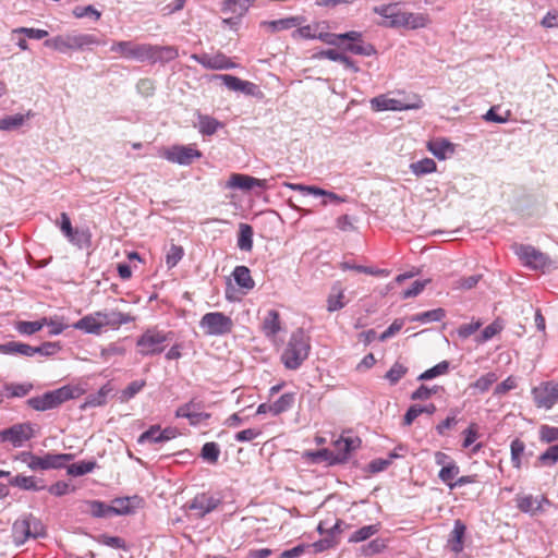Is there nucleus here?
<instances>
[{"label": "nucleus", "mask_w": 558, "mask_h": 558, "mask_svg": "<svg viewBox=\"0 0 558 558\" xmlns=\"http://www.w3.org/2000/svg\"><path fill=\"white\" fill-rule=\"evenodd\" d=\"M135 316L118 310L96 311L83 316L73 324V328L87 335H101L106 329L118 330L122 325L135 322Z\"/></svg>", "instance_id": "obj_1"}, {"label": "nucleus", "mask_w": 558, "mask_h": 558, "mask_svg": "<svg viewBox=\"0 0 558 558\" xmlns=\"http://www.w3.org/2000/svg\"><path fill=\"white\" fill-rule=\"evenodd\" d=\"M310 351V336L303 329H296L291 333L280 360L287 369L294 371L308 357Z\"/></svg>", "instance_id": "obj_2"}, {"label": "nucleus", "mask_w": 558, "mask_h": 558, "mask_svg": "<svg viewBox=\"0 0 558 558\" xmlns=\"http://www.w3.org/2000/svg\"><path fill=\"white\" fill-rule=\"evenodd\" d=\"M85 390L80 385H64L41 396L27 400V404L36 411H47L61 405L63 402L80 398Z\"/></svg>", "instance_id": "obj_3"}, {"label": "nucleus", "mask_w": 558, "mask_h": 558, "mask_svg": "<svg viewBox=\"0 0 558 558\" xmlns=\"http://www.w3.org/2000/svg\"><path fill=\"white\" fill-rule=\"evenodd\" d=\"M47 534L43 522L32 514L17 519L12 526V538L16 546H21L29 538L45 537Z\"/></svg>", "instance_id": "obj_4"}, {"label": "nucleus", "mask_w": 558, "mask_h": 558, "mask_svg": "<svg viewBox=\"0 0 558 558\" xmlns=\"http://www.w3.org/2000/svg\"><path fill=\"white\" fill-rule=\"evenodd\" d=\"M170 340V332L159 330L157 327L147 328L136 340L137 352L142 356L160 354Z\"/></svg>", "instance_id": "obj_5"}, {"label": "nucleus", "mask_w": 558, "mask_h": 558, "mask_svg": "<svg viewBox=\"0 0 558 558\" xmlns=\"http://www.w3.org/2000/svg\"><path fill=\"white\" fill-rule=\"evenodd\" d=\"M95 36L89 34H66L58 35L45 40L44 45L59 52L81 50L87 46L97 44Z\"/></svg>", "instance_id": "obj_6"}, {"label": "nucleus", "mask_w": 558, "mask_h": 558, "mask_svg": "<svg viewBox=\"0 0 558 558\" xmlns=\"http://www.w3.org/2000/svg\"><path fill=\"white\" fill-rule=\"evenodd\" d=\"M199 327L206 336H222L232 331L233 322L221 312H210L202 317Z\"/></svg>", "instance_id": "obj_7"}, {"label": "nucleus", "mask_w": 558, "mask_h": 558, "mask_svg": "<svg viewBox=\"0 0 558 558\" xmlns=\"http://www.w3.org/2000/svg\"><path fill=\"white\" fill-rule=\"evenodd\" d=\"M515 254L522 260L524 266L534 270L545 271L553 264L551 259L545 253L538 251L532 245H518L515 247Z\"/></svg>", "instance_id": "obj_8"}, {"label": "nucleus", "mask_w": 558, "mask_h": 558, "mask_svg": "<svg viewBox=\"0 0 558 558\" xmlns=\"http://www.w3.org/2000/svg\"><path fill=\"white\" fill-rule=\"evenodd\" d=\"M110 51L119 54L121 58L136 60L140 62L148 61L151 50L150 44H136L134 41H116L111 45Z\"/></svg>", "instance_id": "obj_9"}, {"label": "nucleus", "mask_w": 558, "mask_h": 558, "mask_svg": "<svg viewBox=\"0 0 558 558\" xmlns=\"http://www.w3.org/2000/svg\"><path fill=\"white\" fill-rule=\"evenodd\" d=\"M160 156L173 163L190 165L202 157V151L195 145H173L162 148Z\"/></svg>", "instance_id": "obj_10"}, {"label": "nucleus", "mask_w": 558, "mask_h": 558, "mask_svg": "<svg viewBox=\"0 0 558 558\" xmlns=\"http://www.w3.org/2000/svg\"><path fill=\"white\" fill-rule=\"evenodd\" d=\"M537 408L549 410L558 402V388L555 381H545L532 389Z\"/></svg>", "instance_id": "obj_11"}, {"label": "nucleus", "mask_w": 558, "mask_h": 558, "mask_svg": "<svg viewBox=\"0 0 558 558\" xmlns=\"http://www.w3.org/2000/svg\"><path fill=\"white\" fill-rule=\"evenodd\" d=\"M219 505V500L207 493L197 494L190 500L184 509L190 515L197 519L204 518L207 513L214 511Z\"/></svg>", "instance_id": "obj_12"}, {"label": "nucleus", "mask_w": 558, "mask_h": 558, "mask_svg": "<svg viewBox=\"0 0 558 558\" xmlns=\"http://www.w3.org/2000/svg\"><path fill=\"white\" fill-rule=\"evenodd\" d=\"M72 459L73 456L70 453H47L44 457L31 454L27 465L32 470L60 469Z\"/></svg>", "instance_id": "obj_13"}, {"label": "nucleus", "mask_w": 558, "mask_h": 558, "mask_svg": "<svg viewBox=\"0 0 558 558\" xmlns=\"http://www.w3.org/2000/svg\"><path fill=\"white\" fill-rule=\"evenodd\" d=\"M59 226L61 232L64 234V236L74 245H77L80 247L83 246V244L89 245L90 244V238L92 234L88 230H78L74 229L72 227L70 217L66 213L60 214V222H57Z\"/></svg>", "instance_id": "obj_14"}, {"label": "nucleus", "mask_w": 558, "mask_h": 558, "mask_svg": "<svg viewBox=\"0 0 558 558\" xmlns=\"http://www.w3.org/2000/svg\"><path fill=\"white\" fill-rule=\"evenodd\" d=\"M33 427L29 423L15 424L10 428L0 432V441H8L13 447H21L33 437Z\"/></svg>", "instance_id": "obj_15"}, {"label": "nucleus", "mask_w": 558, "mask_h": 558, "mask_svg": "<svg viewBox=\"0 0 558 558\" xmlns=\"http://www.w3.org/2000/svg\"><path fill=\"white\" fill-rule=\"evenodd\" d=\"M515 504L520 511L534 515L545 510V506H549V499L544 496H533L526 494H519L515 496Z\"/></svg>", "instance_id": "obj_16"}, {"label": "nucleus", "mask_w": 558, "mask_h": 558, "mask_svg": "<svg viewBox=\"0 0 558 558\" xmlns=\"http://www.w3.org/2000/svg\"><path fill=\"white\" fill-rule=\"evenodd\" d=\"M251 0H223L221 11L228 17L222 20L223 24L234 25V20L242 17L250 9Z\"/></svg>", "instance_id": "obj_17"}, {"label": "nucleus", "mask_w": 558, "mask_h": 558, "mask_svg": "<svg viewBox=\"0 0 558 558\" xmlns=\"http://www.w3.org/2000/svg\"><path fill=\"white\" fill-rule=\"evenodd\" d=\"M342 40H349L350 43L345 46V50L360 56H372L375 53V49L371 44H366L362 40V34L360 32H348L339 34Z\"/></svg>", "instance_id": "obj_18"}, {"label": "nucleus", "mask_w": 558, "mask_h": 558, "mask_svg": "<svg viewBox=\"0 0 558 558\" xmlns=\"http://www.w3.org/2000/svg\"><path fill=\"white\" fill-rule=\"evenodd\" d=\"M193 58L206 69L211 70H228L235 66V64L223 53L218 52L215 54L204 53L201 56L194 54Z\"/></svg>", "instance_id": "obj_19"}, {"label": "nucleus", "mask_w": 558, "mask_h": 558, "mask_svg": "<svg viewBox=\"0 0 558 558\" xmlns=\"http://www.w3.org/2000/svg\"><path fill=\"white\" fill-rule=\"evenodd\" d=\"M175 437V430L172 428L161 429L159 425H153L144 432L137 439L138 444L145 442H165Z\"/></svg>", "instance_id": "obj_20"}, {"label": "nucleus", "mask_w": 558, "mask_h": 558, "mask_svg": "<svg viewBox=\"0 0 558 558\" xmlns=\"http://www.w3.org/2000/svg\"><path fill=\"white\" fill-rule=\"evenodd\" d=\"M374 12L388 20L387 25L391 27H402L404 11L397 3L375 7Z\"/></svg>", "instance_id": "obj_21"}, {"label": "nucleus", "mask_w": 558, "mask_h": 558, "mask_svg": "<svg viewBox=\"0 0 558 558\" xmlns=\"http://www.w3.org/2000/svg\"><path fill=\"white\" fill-rule=\"evenodd\" d=\"M177 417H185L192 425L201 424L210 417L209 413L201 412L198 404L190 401L178 408L175 412Z\"/></svg>", "instance_id": "obj_22"}, {"label": "nucleus", "mask_w": 558, "mask_h": 558, "mask_svg": "<svg viewBox=\"0 0 558 558\" xmlns=\"http://www.w3.org/2000/svg\"><path fill=\"white\" fill-rule=\"evenodd\" d=\"M465 534L466 525L461 520H456L447 541V546L452 553L460 554L463 551Z\"/></svg>", "instance_id": "obj_23"}, {"label": "nucleus", "mask_w": 558, "mask_h": 558, "mask_svg": "<svg viewBox=\"0 0 558 558\" xmlns=\"http://www.w3.org/2000/svg\"><path fill=\"white\" fill-rule=\"evenodd\" d=\"M347 303L345 289L340 281L335 282L327 296V311L329 313L340 311L347 305Z\"/></svg>", "instance_id": "obj_24"}, {"label": "nucleus", "mask_w": 558, "mask_h": 558, "mask_svg": "<svg viewBox=\"0 0 558 558\" xmlns=\"http://www.w3.org/2000/svg\"><path fill=\"white\" fill-rule=\"evenodd\" d=\"M371 106L375 111H401L410 109V106L404 105L401 100L390 98L388 95H379L371 100Z\"/></svg>", "instance_id": "obj_25"}, {"label": "nucleus", "mask_w": 558, "mask_h": 558, "mask_svg": "<svg viewBox=\"0 0 558 558\" xmlns=\"http://www.w3.org/2000/svg\"><path fill=\"white\" fill-rule=\"evenodd\" d=\"M228 187L231 189H242V190H251L255 186L264 187L265 180L256 179L246 174L241 173H232L227 183Z\"/></svg>", "instance_id": "obj_26"}, {"label": "nucleus", "mask_w": 558, "mask_h": 558, "mask_svg": "<svg viewBox=\"0 0 558 558\" xmlns=\"http://www.w3.org/2000/svg\"><path fill=\"white\" fill-rule=\"evenodd\" d=\"M262 331L265 337L274 339L281 330L280 314L276 310L267 312L262 322Z\"/></svg>", "instance_id": "obj_27"}, {"label": "nucleus", "mask_w": 558, "mask_h": 558, "mask_svg": "<svg viewBox=\"0 0 558 558\" xmlns=\"http://www.w3.org/2000/svg\"><path fill=\"white\" fill-rule=\"evenodd\" d=\"M284 185L293 191H300L302 193L312 194L315 196H326L330 202L342 203L344 198L340 197L336 193L323 190L314 185H303L296 183H284Z\"/></svg>", "instance_id": "obj_28"}, {"label": "nucleus", "mask_w": 558, "mask_h": 558, "mask_svg": "<svg viewBox=\"0 0 558 558\" xmlns=\"http://www.w3.org/2000/svg\"><path fill=\"white\" fill-rule=\"evenodd\" d=\"M302 22L303 17L301 16H290L276 21H264L260 25L267 27L271 33H277L283 29H290L300 26Z\"/></svg>", "instance_id": "obj_29"}, {"label": "nucleus", "mask_w": 558, "mask_h": 558, "mask_svg": "<svg viewBox=\"0 0 558 558\" xmlns=\"http://www.w3.org/2000/svg\"><path fill=\"white\" fill-rule=\"evenodd\" d=\"M113 391V386L111 385L110 381H108L107 384H105L98 391L97 393H94V395H89L87 398H86V401L83 405V408L85 407H92V408H96V407H101V405H105L107 403V398L108 396Z\"/></svg>", "instance_id": "obj_30"}, {"label": "nucleus", "mask_w": 558, "mask_h": 558, "mask_svg": "<svg viewBox=\"0 0 558 558\" xmlns=\"http://www.w3.org/2000/svg\"><path fill=\"white\" fill-rule=\"evenodd\" d=\"M430 22L428 14L426 13H413L404 11L403 26L411 29L426 27Z\"/></svg>", "instance_id": "obj_31"}, {"label": "nucleus", "mask_w": 558, "mask_h": 558, "mask_svg": "<svg viewBox=\"0 0 558 558\" xmlns=\"http://www.w3.org/2000/svg\"><path fill=\"white\" fill-rule=\"evenodd\" d=\"M151 50L149 52L148 61H170L178 57V50L174 47L170 46H154L151 45Z\"/></svg>", "instance_id": "obj_32"}, {"label": "nucleus", "mask_w": 558, "mask_h": 558, "mask_svg": "<svg viewBox=\"0 0 558 558\" xmlns=\"http://www.w3.org/2000/svg\"><path fill=\"white\" fill-rule=\"evenodd\" d=\"M232 275L240 288L245 290H252L254 288L255 282L251 276L250 269L246 266H236Z\"/></svg>", "instance_id": "obj_33"}, {"label": "nucleus", "mask_w": 558, "mask_h": 558, "mask_svg": "<svg viewBox=\"0 0 558 558\" xmlns=\"http://www.w3.org/2000/svg\"><path fill=\"white\" fill-rule=\"evenodd\" d=\"M427 149L438 159H445L448 153L453 151V145L446 140L429 141Z\"/></svg>", "instance_id": "obj_34"}, {"label": "nucleus", "mask_w": 558, "mask_h": 558, "mask_svg": "<svg viewBox=\"0 0 558 558\" xmlns=\"http://www.w3.org/2000/svg\"><path fill=\"white\" fill-rule=\"evenodd\" d=\"M381 527L379 522L371 525H365L355 532H353L350 537V543H360L371 538L373 535L377 534Z\"/></svg>", "instance_id": "obj_35"}, {"label": "nucleus", "mask_w": 558, "mask_h": 558, "mask_svg": "<svg viewBox=\"0 0 558 558\" xmlns=\"http://www.w3.org/2000/svg\"><path fill=\"white\" fill-rule=\"evenodd\" d=\"M238 246L245 252H250L253 247V229L247 223L239 226Z\"/></svg>", "instance_id": "obj_36"}, {"label": "nucleus", "mask_w": 558, "mask_h": 558, "mask_svg": "<svg viewBox=\"0 0 558 558\" xmlns=\"http://www.w3.org/2000/svg\"><path fill=\"white\" fill-rule=\"evenodd\" d=\"M360 440L351 437H341L333 442L335 449L337 453L342 458H347V456L354 450L359 446Z\"/></svg>", "instance_id": "obj_37"}, {"label": "nucleus", "mask_w": 558, "mask_h": 558, "mask_svg": "<svg viewBox=\"0 0 558 558\" xmlns=\"http://www.w3.org/2000/svg\"><path fill=\"white\" fill-rule=\"evenodd\" d=\"M411 171L416 175L421 177L424 174L433 173L437 169L436 162L432 158H424L410 165Z\"/></svg>", "instance_id": "obj_38"}, {"label": "nucleus", "mask_w": 558, "mask_h": 558, "mask_svg": "<svg viewBox=\"0 0 558 558\" xmlns=\"http://www.w3.org/2000/svg\"><path fill=\"white\" fill-rule=\"evenodd\" d=\"M295 401V393L288 392L282 395L278 400L272 402V415H279L290 410Z\"/></svg>", "instance_id": "obj_39"}, {"label": "nucleus", "mask_w": 558, "mask_h": 558, "mask_svg": "<svg viewBox=\"0 0 558 558\" xmlns=\"http://www.w3.org/2000/svg\"><path fill=\"white\" fill-rule=\"evenodd\" d=\"M459 473L460 468L457 464V462H454L446 468H440L438 477L444 484H446L450 488V485L454 484V481L457 480Z\"/></svg>", "instance_id": "obj_40"}, {"label": "nucleus", "mask_w": 558, "mask_h": 558, "mask_svg": "<svg viewBox=\"0 0 558 558\" xmlns=\"http://www.w3.org/2000/svg\"><path fill=\"white\" fill-rule=\"evenodd\" d=\"M498 380V376L494 372L482 375L477 380L470 385L471 388L484 393Z\"/></svg>", "instance_id": "obj_41"}, {"label": "nucleus", "mask_w": 558, "mask_h": 558, "mask_svg": "<svg viewBox=\"0 0 558 558\" xmlns=\"http://www.w3.org/2000/svg\"><path fill=\"white\" fill-rule=\"evenodd\" d=\"M146 381L144 379L134 380L130 383L120 393V402L124 403L134 398L144 387Z\"/></svg>", "instance_id": "obj_42"}, {"label": "nucleus", "mask_w": 558, "mask_h": 558, "mask_svg": "<svg viewBox=\"0 0 558 558\" xmlns=\"http://www.w3.org/2000/svg\"><path fill=\"white\" fill-rule=\"evenodd\" d=\"M11 484L26 490H40L44 485H38L34 476L16 475Z\"/></svg>", "instance_id": "obj_43"}, {"label": "nucleus", "mask_w": 558, "mask_h": 558, "mask_svg": "<svg viewBox=\"0 0 558 558\" xmlns=\"http://www.w3.org/2000/svg\"><path fill=\"white\" fill-rule=\"evenodd\" d=\"M449 372V362L448 361H441L440 363L436 364L432 368L426 369L418 376V380H429L435 377L446 375Z\"/></svg>", "instance_id": "obj_44"}, {"label": "nucleus", "mask_w": 558, "mask_h": 558, "mask_svg": "<svg viewBox=\"0 0 558 558\" xmlns=\"http://www.w3.org/2000/svg\"><path fill=\"white\" fill-rule=\"evenodd\" d=\"M45 323L46 322L41 319L36 322L21 320L15 324V329L22 335L31 336L41 330L45 326Z\"/></svg>", "instance_id": "obj_45"}, {"label": "nucleus", "mask_w": 558, "mask_h": 558, "mask_svg": "<svg viewBox=\"0 0 558 558\" xmlns=\"http://www.w3.org/2000/svg\"><path fill=\"white\" fill-rule=\"evenodd\" d=\"M320 28V23L316 22L312 25L300 26L292 34L293 38H302V39H315L318 38V31Z\"/></svg>", "instance_id": "obj_46"}, {"label": "nucleus", "mask_w": 558, "mask_h": 558, "mask_svg": "<svg viewBox=\"0 0 558 558\" xmlns=\"http://www.w3.org/2000/svg\"><path fill=\"white\" fill-rule=\"evenodd\" d=\"M96 461H80L68 468V474L72 476H82L92 472L96 468Z\"/></svg>", "instance_id": "obj_47"}, {"label": "nucleus", "mask_w": 558, "mask_h": 558, "mask_svg": "<svg viewBox=\"0 0 558 558\" xmlns=\"http://www.w3.org/2000/svg\"><path fill=\"white\" fill-rule=\"evenodd\" d=\"M524 450H525V444L521 439L515 438L514 440H512V442L510 445V451H511V463H512L513 468H515V469L521 468V464H522L521 459L524 453Z\"/></svg>", "instance_id": "obj_48"}, {"label": "nucleus", "mask_w": 558, "mask_h": 558, "mask_svg": "<svg viewBox=\"0 0 558 558\" xmlns=\"http://www.w3.org/2000/svg\"><path fill=\"white\" fill-rule=\"evenodd\" d=\"M219 128H222V124L208 116L199 117V132L204 135H213L217 132Z\"/></svg>", "instance_id": "obj_49"}, {"label": "nucleus", "mask_w": 558, "mask_h": 558, "mask_svg": "<svg viewBox=\"0 0 558 558\" xmlns=\"http://www.w3.org/2000/svg\"><path fill=\"white\" fill-rule=\"evenodd\" d=\"M219 456H220V448L216 442L210 441V442H206L203 446L201 457L205 461H207L211 464H215L218 462Z\"/></svg>", "instance_id": "obj_50"}, {"label": "nucleus", "mask_w": 558, "mask_h": 558, "mask_svg": "<svg viewBox=\"0 0 558 558\" xmlns=\"http://www.w3.org/2000/svg\"><path fill=\"white\" fill-rule=\"evenodd\" d=\"M342 269H351L357 272H363L366 275H372L376 277H387L390 275V271L387 269H379L374 267L361 266V265H349L348 263L342 264Z\"/></svg>", "instance_id": "obj_51"}, {"label": "nucleus", "mask_w": 558, "mask_h": 558, "mask_svg": "<svg viewBox=\"0 0 558 558\" xmlns=\"http://www.w3.org/2000/svg\"><path fill=\"white\" fill-rule=\"evenodd\" d=\"M446 313L442 308L430 310L424 313L416 314L411 318L412 322L428 323L439 322L445 317Z\"/></svg>", "instance_id": "obj_52"}, {"label": "nucleus", "mask_w": 558, "mask_h": 558, "mask_svg": "<svg viewBox=\"0 0 558 558\" xmlns=\"http://www.w3.org/2000/svg\"><path fill=\"white\" fill-rule=\"evenodd\" d=\"M502 329H504V324L499 318H497L490 325H488L487 327L484 328V330L477 338V341L481 343L486 342L489 339H492L493 337H495L496 335H498Z\"/></svg>", "instance_id": "obj_53"}, {"label": "nucleus", "mask_w": 558, "mask_h": 558, "mask_svg": "<svg viewBox=\"0 0 558 558\" xmlns=\"http://www.w3.org/2000/svg\"><path fill=\"white\" fill-rule=\"evenodd\" d=\"M408 373V367L403 364L396 362L390 369L386 373L385 378L391 384L396 385Z\"/></svg>", "instance_id": "obj_54"}, {"label": "nucleus", "mask_w": 558, "mask_h": 558, "mask_svg": "<svg viewBox=\"0 0 558 558\" xmlns=\"http://www.w3.org/2000/svg\"><path fill=\"white\" fill-rule=\"evenodd\" d=\"M184 250L180 245L171 244L169 251L166 254V264L168 268H173L182 259Z\"/></svg>", "instance_id": "obj_55"}, {"label": "nucleus", "mask_w": 558, "mask_h": 558, "mask_svg": "<svg viewBox=\"0 0 558 558\" xmlns=\"http://www.w3.org/2000/svg\"><path fill=\"white\" fill-rule=\"evenodd\" d=\"M24 121H25V117L20 113L5 117L3 119H0V130L10 131L13 129H17L21 125H23Z\"/></svg>", "instance_id": "obj_56"}, {"label": "nucleus", "mask_w": 558, "mask_h": 558, "mask_svg": "<svg viewBox=\"0 0 558 558\" xmlns=\"http://www.w3.org/2000/svg\"><path fill=\"white\" fill-rule=\"evenodd\" d=\"M130 504V498H119L113 500V505L107 507V510L112 514H129L132 511Z\"/></svg>", "instance_id": "obj_57"}, {"label": "nucleus", "mask_w": 558, "mask_h": 558, "mask_svg": "<svg viewBox=\"0 0 558 558\" xmlns=\"http://www.w3.org/2000/svg\"><path fill=\"white\" fill-rule=\"evenodd\" d=\"M483 326L482 320L476 319L471 323L463 324L457 329V335L461 339H468Z\"/></svg>", "instance_id": "obj_58"}, {"label": "nucleus", "mask_w": 558, "mask_h": 558, "mask_svg": "<svg viewBox=\"0 0 558 558\" xmlns=\"http://www.w3.org/2000/svg\"><path fill=\"white\" fill-rule=\"evenodd\" d=\"M4 348L7 349V352L19 353L25 356L35 355L34 347L26 343L9 342L8 344L4 345Z\"/></svg>", "instance_id": "obj_59"}, {"label": "nucleus", "mask_w": 558, "mask_h": 558, "mask_svg": "<svg viewBox=\"0 0 558 558\" xmlns=\"http://www.w3.org/2000/svg\"><path fill=\"white\" fill-rule=\"evenodd\" d=\"M440 387L434 386L433 388H428L425 385L420 386L415 391L412 392V400H428L433 395L439 391Z\"/></svg>", "instance_id": "obj_60"}, {"label": "nucleus", "mask_w": 558, "mask_h": 558, "mask_svg": "<svg viewBox=\"0 0 558 558\" xmlns=\"http://www.w3.org/2000/svg\"><path fill=\"white\" fill-rule=\"evenodd\" d=\"M32 389V385H25V384H11L5 386V390L8 392V397L15 398V397H24L28 395V392Z\"/></svg>", "instance_id": "obj_61"}, {"label": "nucleus", "mask_w": 558, "mask_h": 558, "mask_svg": "<svg viewBox=\"0 0 558 558\" xmlns=\"http://www.w3.org/2000/svg\"><path fill=\"white\" fill-rule=\"evenodd\" d=\"M539 439L546 444L558 440V427L542 425L539 427Z\"/></svg>", "instance_id": "obj_62"}, {"label": "nucleus", "mask_w": 558, "mask_h": 558, "mask_svg": "<svg viewBox=\"0 0 558 558\" xmlns=\"http://www.w3.org/2000/svg\"><path fill=\"white\" fill-rule=\"evenodd\" d=\"M387 548V542L383 538H375L363 547V553L367 556L379 554Z\"/></svg>", "instance_id": "obj_63"}, {"label": "nucleus", "mask_w": 558, "mask_h": 558, "mask_svg": "<svg viewBox=\"0 0 558 558\" xmlns=\"http://www.w3.org/2000/svg\"><path fill=\"white\" fill-rule=\"evenodd\" d=\"M538 459L545 465H554L558 461V445L550 446Z\"/></svg>", "instance_id": "obj_64"}]
</instances>
